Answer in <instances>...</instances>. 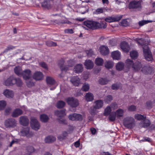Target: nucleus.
I'll return each mask as SVG.
<instances>
[{
	"label": "nucleus",
	"instance_id": "nucleus-15",
	"mask_svg": "<svg viewBox=\"0 0 155 155\" xmlns=\"http://www.w3.org/2000/svg\"><path fill=\"white\" fill-rule=\"evenodd\" d=\"M122 17V15H120V16H117L114 17H108L106 18L105 20L106 21L108 22L118 21L120 20Z\"/></svg>",
	"mask_w": 155,
	"mask_h": 155
},
{
	"label": "nucleus",
	"instance_id": "nucleus-30",
	"mask_svg": "<svg viewBox=\"0 0 155 155\" xmlns=\"http://www.w3.org/2000/svg\"><path fill=\"white\" fill-rule=\"evenodd\" d=\"M55 114L57 117H62L65 115V110L62 109L60 111L56 110L55 112Z\"/></svg>",
	"mask_w": 155,
	"mask_h": 155
},
{
	"label": "nucleus",
	"instance_id": "nucleus-25",
	"mask_svg": "<svg viewBox=\"0 0 155 155\" xmlns=\"http://www.w3.org/2000/svg\"><path fill=\"white\" fill-rule=\"evenodd\" d=\"M100 52L102 55H106L108 54L109 51L107 47L102 46L100 48Z\"/></svg>",
	"mask_w": 155,
	"mask_h": 155
},
{
	"label": "nucleus",
	"instance_id": "nucleus-47",
	"mask_svg": "<svg viewBox=\"0 0 155 155\" xmlns=\"http://www.w3.org/2000/svg\"><path fill=\"white\" fill-rule=\"evenodd\" d=\"M6 102L4 101H0V110H3L6 105Z\"/></svg>",
	"mask_w": 155,
	"mask_h": 155
},
{
	"label": "nucleus",
	"instance_id": "nucleus-11",
	"mask_svg": "<svg viewBox=\"0 0 155 155\" xmlns=\"http://www.w3.org/2000/svg\"><path fill=\"white\" fill-rule=\"evenodd\" d=\"M68 118L70 120L72 121H81L83 120L82 116L77 113H74L69 115Z\"/></svg>",
	"mask_w": 155,
	"mask_h": 155
},
{
	"label": "nucleus",
	"instance_id": "nucleus-61",
	"mask_svg": "<svg viewBox=\"0 0 155 155\" xmlns=\"http://www.w3.org/2000/svg\"><path fill=\"white\" fill-rule=\"evenodd\" d=\"M12 111V109L10 107L7 108L5 110V113L7 114H9Z\"/></svg>",
	"mask_w": 155,
	"mask_h": 155
},
{
	"label": "nucleus",
	"instance_id": "nucleus-29",
	"mask_svg": "<svg viewBox=\"0 0 155 155\" xmlns=\"http://www.w3.org/2000/svg\"><path fill=\"white\" fill-rule=\"evenodd\" d=\"M85 98L87 101H91L94 100V96L92 93L88 92L86 94Z\"/></svg>",
	"mask_w": 155,
	"mask_h": 155
},
{
	"label": "nucleus",
	"instance_id": "nucleus-34",
	"mask_svg": "<svg viewBox=\"0 0 155 155\" xmlns=\"http://www.w3.org/2000/svg\"><path fill=\"white\" fill-rule=\"evenodd\" d=\"M40 119L41 121L45 123L48 122L49 120V117L46 115L43 114L40 116Z\"/></svg>",
	"mask_w": 155,
	"mask_h": 155
},
{
	"label": "nucleus",
	"instance_id": "nucleus-51",
	"mask_svg": "<svg viewBox=\"0 0 155 155\" xmlns=\"http://www.w3.org/2000/svg\"><path fill=\"white\" fill-rule=\"evenodd\" d=\"M104 8H98L95 10V13L97 14L102 13L104 12Z\"/></svg>",
	"mask_w": 155,
	"mask_h": 155
},
{
	"label": "nucleus",
	"instance_id": "nucleus-55",
	"mask_svg": "<svg viewBox=\"0 0 155 155\" xmlns=\"http://www.w3.org/2000/svg\"><path fill=\"white\" fill-rule=\"evenodd\" d=\"M151 22V21H145V20H143L141 21H139L138 24L140 26H142L145 24H146L149 22Z\"/></svg>",
	"mask_w": 155,
	"mask_h": 155
},
{
	"label": "nucleus",
	"instance_id": "nucleus-21",
	"mask_svg": "<svg viewBox=\"0 0 155 155\" xmlns=\"http://www.w3.org/2000/svg\"><path fill=\"white\" fill-rule=\"evenodd\" d=\"M120 48L124 51L126 52H128L130 49V47L128 43L125 41L121 43Z\"/></svg>",
	"mask_w": 155,
	"mask_h": 155
},
{
	"label": "nucleus",
	"instance_id": "nucleus-8",
	"mask_svg": "<svg viewBox=\"0 0 155 155\" xmlns=\"http://www.w3.org/2000/svg\"><path fill=\"white\" fill-rule=\"evenodd\" d=\"M66 101L68 105L72 107H76L79 104L78 100L74 97H68L66 99Z\"/></svg>",
	"mask_w": 155,
	"mask_h": 155
},
{
	"label": "nucleus",
	"instance_id": "nucleus-16",
	"mask_svg": "<svg viewBox=\"0 0 155 155\" xmlns=\"http://www.w3.org/2000/svg\"><path fill=\"white\" fill-rule=\"evenodd\" d=\"M42 7L48 9H50L52 6V4L50 0H45L41 3Z\"/></svg>",
	"mask_w": 155,
	"mask_h": 155
},
{
	"label": "nucleus",
	"instance_id": "nucleus-52",
	"mask_svg": "<svg viewBox=\"0 0 155 155\" xmlns=\"http://www.w3.org/2000/svg\"><path fill=\"white\" fill-rule=\"evenodd\" d=\"M15 48V47L12 45H9L7 48L4 50L3 52V53H6L8 51L12 50Z\"/></svg>",
	"mask_w": 155,
	"mask_h": 155
},
{
	"label": "nucleus",
	"instance_id": "nucleus-23",
	"mask_svg": "<svg viewBox=\"0 0 155 155\" xmlns=\"http://www.w3.org/2000/svg\"><path fill=\"white\" fill-rule=\"evenodd\" d=\"M83 67V65L80 64L75 65L74 68V71L75 73H79L82 72Z\"/></svg>",
	"mask_w": 155,
	"mask_h": 155
},
{
	"label": "nucleus",
	"instance_id": "nucleus-58",
	"mask_svg": "<svg viewBox=\"0 0 155 155\" xmlns=\"http://www.w3.org/2000/svg\"><path fill=\"white\" fill-rule=\"evenodd\" d=\"M136 109V107L135 106L133 105H132L129 106L128 108V110L130 111H135Z\"/></svg>",
	"mask_w": 155,
	"mask_h": 155
},
{
	"label": "nucleus",
	"instance_id": "nucleus-44",
	"mask_svg": "<svg viewBox=\"0 0 155 155\" xmlns=\"http://www.w3.org/2000/svg\"><path fill=\"white\" fill-rule=\"evenodd\" d=\"M65 105V103L62 101H58L57 104L58 108H61L63 107Z\"/></svg>",
	"mask_w": 155,
	"mask_h": 155
},
{
	"label": "nucleus",
	"instance_id": "nucleus-49",
	"mask_svg": "<svg viewBox=\"0 0 155 155\" xmlns=\"http://www.w3.org/2000/svg\"><path fill=\"white\" fill-rule=\"evenodd\" d=\"M27 150L29 153L30 154L35 151L34 148L31 146H29L27 147Z\"/></svg>",
	"mask_w": 155,
	"mask_h": 155
},
{
	"label": "nucleus",
	"instance_id": "nucleus-26",
	"mask_svg": "<svg viewBox=\"0 0 155 155\" xmlns=\"http://www.w3.org/2000/svg\"><path fill=\"white\" fill-rule=\"evenodd\" d=\"M141 71L145 74H148L150 73L152 71V68L149 66H144L143 67Z\"/></svg>",
	"mask_w": 155,
	"mask_h": 155
},
{
	"label": "nucleus",
	"instance_id": "nucleus-31",
	"mask_svg": "<svg viewBox=\"0 0 155 155\" xmlns=\"http://www.w3.org/2000/svg\"><path fill=\"white\" fill-rule=\"evenodd\" d=\"M15 73L18 76H21L22 71L21 68L19 66L16 67L14 69Z\"/></svg>",
	"mask_w": 155,
	"mask_h": 155
},
{
	"label": "nucleus",
	"instance_id": "nucleus-53",
	"mask_svg": "<svg viewBox=\"0 0 155 155\" xmlns=\"http://www.w3.org/2000/svg\"><path fill=\"white\" fill-rule=\"evenodd\" d=\"M120 87V84L117 83L112 84V89L114 90H117Z\"/></svg>",
	"mask_w": 155,
	"mask_h": 155
},
{
	"label": "nucleus",
	"instance_id": "nucleus-12",
	"mask_svg": "<svg viewBox=\"0 0 155 155\" xmlns=\"http://www.w3.org/2000/svg\"><path fill=\"white\" fill-rule=\"evenodd\" d=\"M21 76L24 80H29L32 77L31 71L29 69H25L23 71Z\"/></svg>",
	"mask_w": 155,
	"mask_h": 155
},
{
	"label": "nucleus",
	"instance_id": "nucleus-9",
	"mask_svg": "<svg viewBox=\"0 0 155 155\" xmlns=\"http://www.w3.org/2000/svg\"><path fill=\"white\" fill-rule=\"evenodd\" d=\"M16 124L17 121L14 118L8 119L5 122V125L6 127H14L16 126Z\"/></svg>",
	"mask_w": 155,
	"mask_h": 155
},
{
	"label": "nucleus",
	"instance_id": "nucleus-60",
	"mask_svg": "<svg viewBox=\"0 0 155 155\" xmlns=\"http://www.w3.org/2000/svg\"><path fill=\"white\" fill-rule=\"evenodd\" d=\"M64 32L66 33L72 34L73 33V30L71 29H66L64 30Z\"/></svg>",
	"mask_w": 155,
	"mask_h": 155
},
{
	"label": "nucleus",
	"instance_id": "nucleus-37",
	"mask_svg": "<svg viewBox=\"0 0 155 155\" xmlns=\"http://www.w3.org/2000/svg\"><path fill=\"white\" fill-rule=\"evenodd\" d=\"M113 65V63L111 61H107L105 62V66L107 68H111Z\"/></svg>",
	"mask_w": 155,
	"mask_h": 155
},
{
	"label": "nucleus",
	"instance_id": "nucleus-43",
	"mask_svg": "<svg viewBox=\"0 0 155 155\" xmlns=\"http://www.w3.org/2000/svg\"><path fill=\"white\" fill-rule=\"evenodd\" d=\"M124 67V64L123 63L120 62L117 64L116 65V68L117 70L121 71L122 70Z\"/></svg>",
	"mask_w": 155,
	"mask_h": 155
},
{
	"label": "nucleus",
	"instance_id": "nucleus-40",
	"mask_svg": "<svg viewBox=\"0 0 155 155\" xmlns=\"http://www.w3.org/2000/svg\"><path fill=\"white\" fill-rule=\"evenodd\" d=\"M90 88V86L88 84L85 83L83 85L81 90L84 91H88Z\"/></svg>",
	"mask_w": 155,
	"mask_h": 155
},
{
	"label": "nucleus",
	"instance_id": "nucleus-6",
	"mask_svg": "<svg viewBox=\"0 0 155 155\" xmlns=\"http://www.w3.org/2000/svg\"><path fill=\"white\" fill-rule=\"evenodd\" d=\"M128 7L130 9H133L136 11H140L142 8L140 2L135 1L130 3Z\"/></svg>",
	"mask_w": 155,
	"mask_h": 155
},
{
	"label": "nucleus",
	"instance_id": "nucleus-27",
	"mask_svg": "<svg viewBox=\"0 0 155 155\" xmlns=\"http://www.w3.org/2000/svg\"><path fill=\"white\" fill-rule=\"evenodd\" d=\"M111 56L114 59L118 60L120 58V53L118 51L113 52L111 53Z\"/></svg>",
	"mask_w": 155,
	"mask_h": 155
},
{
	"label": "nucleus",
	"instance_id": "nucleus-19",
	"mask_svg": "<svg viewBox=\"0 0 155 155\" xmlns=\"http://www.w3.org/2000/svg\"><path fill=\"white\" fill-rule=\"evenodd\" d=\"M103 105V102L101 100H98L94 102V108L96 109H99L102 107Z\"/></svg>",
	"mask_w": 155,
	"mask_h": 155
},
{
	"label": "nucleus",
	"instance_id": "nucleus-22",
	"mask_svg": "<svg viewBox=\"0 0 155 155\" xmlns=\"http://www.w3.org/2000/svg\"><path fill=\"white\" fill-rule=\"evenodd\" d=\"M23 111L22 110L19 108H16L12 112V116L13 117H17L21 115Z\"/></svg>",
	"mask_w": 155,
	"mask_h": 155
},
{
	"label": "nucleus",
	"instance_id": "nucleus-39",
	"mask_svg": "<svg viewBox=\"0 0 155 155\" xmlns=\"http://www.w3.org/2000/svg\"><path fill=\"white\" fill-rule=\"evenodd\" d=\"M130 56L133 59H135L137 58L138 56L137 52L135 51H133L130 52Z\"/></svg>",
	"mask_w": 155,
	"mask_h": 155
},
{
	"label": "nucleus",
	"instance_id": "nucleus-41",
	"mask_svg": "<svg viewBox=\"0 0 155 155\" xmlns=\"http://www.w3.org/2000/svg\"><path fill=\"white\" fill-rule=\"evenodd\" d=\"M113 100V97L111 95H108L104 98V101L107 103H109Z\"/></svg>",
	"mask_w": 155,
	"mask_h": 155
},
{
	"label": "nucleus",
	"instance_id": "nucleus-45",
	"mask_svg": "<svg viewBox=\"0 0 155 155\" xmlns=\"http://www.w3.org/2000/svg\"><path fill=\"white\" fill-rule=\"evenodd\" d=\"M111 110L110 107L108 106L105 109L104 114L105 116H107L110 114Z\"/></svg>",
	"mask_w": 155,
	"mask_h": 155
},
{
	"label": "nucleus",
	"instance_id": "nucleus-1",
	"mask_svg": "<svg viewBox=\"0 0 155 155\" xmlns=\"http://www.w3.org/2000/svg\"><path fill=\"white\" fill-rule=\"evenodd\" d=\"M145 42L146 41L144 42L143 39L141 38L140 41H137V43L142 46L145 58L147 61H150L152 60V58L151 53L147 46L148 43L150 42V41H148L147 43H145Z\"/></svg>",
	"mask_w": 155,
	"mask_h": 155
},
{
	"label": "nucleus",
	"instance_id": "nucleus-36",
	"mask_svg": "<svg viewBox=\"0 0 155 155\" xmlns=\"http://www.w3.org/2000/svg\"><path fill=\"white\" fill-rule=\"evenodd\" d=\"M95 63L97 65L101 66L104 63V60L101 58H97L95 60Z\"/></svg>",
	"mask_w": 155,
	"mask_h": 155
},
{
	"label": "nucleus",
	"instance_id": "nucleus-33",
	"mask_svg": "<svg viewBox=\"0 0 155 155\" xmlns=\"http://www.w3.org/2000/svg\"><path fill=\"white\" fill-rule=\"evenodd\" d=\"M46 81L47 84L51 85L54 84L55 83V81L52 77L50 76H48L46 77Z\"/></svg>",
	"mask_w": 155,
	"mask_h": 155
},
{
	"label": "nucleus",
	"instance_id": "nucleus-4",
	"mask_svg": "<svg viewBox=\"0 0 155 155\" xmlns=\"http://www.w3.org/2000/svg\"><path fill=\"white\" fill-rule=\"evenodd\" d=\"M135 120L131 117L125 118L123 120V124L124 126L128 128H133L135 125Z\"/></svg>",
	"mask_w": 155,
	"mask_h": 155
},
{
	"label": "nucleus",
	"instance_id": "nucleus-28",
	"mask_svg": "<svg viewBox=\"0 0 155 155\" xmlns=\"http://www.w3.org/2000/svg\"><path fill=\"white\" fill-rule=\"evenodd\" d=\"M56 140L55 137L52 136H48L45 138L44 141L46 143H51Z\"/></svg>",
	"mask_w": 155,
	"mask_h": 155
},
{
	"label": "nucleus",
	"instance_id": "nucleus-18",
	"mask_svg": "<svg viewBox=\"0 0 155 155\" xmlns=\"http://www.w3.org/2000/svg\"><path fill=\"white\" fill-rule=\"evenodd\" d=\"M141 121L139 124V127H144L146 128L149 126L150 125V121L146 118Z\"/></svg>",
	"mask_w": 155,
	"mask_h": 155
},
{
	"label": "nucleus",
	"instance_id": "nucleus-35",
	"mask_svg": "<svg viewBox=\"0 0 155 155\" xmlns=\"http://www.w3.org/2000/svg\"><path fill=\"white\" fill-rule=\"evenodd\" d=\"M29 130L28 128H24L20 131V134L23 136H25L29 133Z\"/></svg>",
	"mask_w": 155,
	"mask_h": 155
},
{
	"label": "nucleus",
	"instance_id": "nucleus-13",
	"mask_svg": "<svg viewBox=\"0 0 155 155\" xmlns=\"http://www.w3.org/2000/svg\"><path fill=\"white\" fill-rule=\"evenodd\" d=\"M44 75L40 71H36L32 75L33 78L36 81H41L43 79Z\"/></svg>",
	"mask_w": 155,
	"mask_h": 155
},
{
	"label": "nucleus",
	"instance_id": "nucleus-54",
	"mask_svg": "<svg viewBox=\"0 0 155 155\" xmlns=\"http://www.w3.org/2000/svg\"><path fill=\"white\" fill-rule=\"evenodd\" d=\"M57 120H58V122L61 124H67L68 123L67 120L65 119L58 118Z\"/></svg>",
	"mask_w": 155,
	"mask_h": 155
},
{
	"label": "nucleus",
	"instance_id": "nucleus-5",
	"mask_svg": "<svg viewBox=\"0 0 155 155\" xmlns=\"http://www.w3.org/2000/svg\"><path fill=\"white\" fill-rule=\"evenodd\" d=\"M84 25L89 29L94 30L98 28L100 26V23L97 21L87 20L84 22Z\"/></svg>",
	"mask_w": 155,
	"mask_h": 155
},
{
	"label": "nucleus",
	"instance_id": "nucleus-42",
	"mask_svg": "<svg viewBox=\"0 0 155 155\" xmlns=\"http://www.w3.org/2000/svg\"><path fill=\"white\" fill-rule=\"evenodd\" d=\"M46 44L49 47L56 46L57 45V43L51 41H47L46 42Z\"/></svg>",
	"mask_w": 155,
	"mask_h": 155
},
{
	"label": "nucleus",
	"instance_id": "nucleus-46",
	"mask_svg": "<svg viewBox=\"0 0 155 155\" xmlns=\"http://www.w3.org/2000/svg\"><path fill=\"white\" fill-rule=\"evenodd\" d=\"M109 81L105 78H101L99 80V82L100 84L102 85L107 84Z\"/></svg>",
	"mask_w": 155,
	"mask_h": 155
},
{
	"label": "nucleus",
	"instance_id": "nucleus-7",
	"mask_svg": "<svg viewBox=\"0 0 155 155\" xmlns=\"http://www.w3.org/2000/svg\"><path fill=\"white\" fill-rule=\"evenodd\" d=\"M68 62V66H64V61L63 59H61L58 61V64L60 66V68L61 70L67 71L69 70V67H72L74 64L72 60L69 61Z\"/></svg>",
	"mask_w": 155,
	"mask_h": 155
},
{
	"label": "nucleus",
	"instance_id": "nucleus-56",
	"mask_svg": "<svg viewBox=\"0 0 155 155\" xmlns=\"http://www.w3.org/2000/svg\"><path fill=\"white\" fill-rule=\"evenodd\" d=\"M39 65L43 68L46 70L48 69L47 65L44 62H41L39 63Z\"/></svg>",
	"mask_w": 155,
	"mask_h": 155
},
{
	"label": "nucleus",
	"instance_id": "nucleus-62",
	"mask_svg": "<svg viewBox=\"0 0 155 155\" xmlns=\"http://www.w3.org/2000/svg\"><path fill=\"white\" fill-rule=\"evenodd\" d=\"M68 21H64V20H59L57 22L58 24H65V23H68Z\"/></svg>",
	"mask_w": 155,
	"mask_h": 155
},
{
	"label": "nucleus",
	"instance_id": "nucleus-24",
	"mask_svg": "<svg viewBox=\"0 0 155 155\" xmlns=\"http://www.w3.org/2000/svg\"><path fill=\"white\" fill-rule=\"evenodd\" d=\"M84 65L86 68L90 69L93 68L94 66V63L91 60H87L85 61Z\"/></svg>",
	"mask_w": 155,
	"mask_h": 155
},
{
	"label": "nucleus",
	"instance_id": "nucleus-17",
	"mask_svg": "<svg viewBox=\"0 0 155 155\" xmlns=\"http://www.w3.org/2000/svg\"><path fill=\"white\" fill-rule=\"evenodd\" d=\"M4 95L7 97L8 98H12L14 95L13 91L9 89L5 90L3 92Z\"/></svg>",
	"mask_w": 155,
	"mask_h": 155
},
{
	"label": "nucleus",
	"instance_id": "nucleus-64",
	"mask_svg": "<svg viewBox=\"0 0 155 155\" xmlns=\"http://www.w3.org/2000/svg\"><path fill=\"white\" fill-rule=\"evenodd\" d=\"M91 130L92 134L94 135L95 134L96 132V129L94 128H91Z\"/></svg>",
	"mask_w": 155,
	"mask_h": 155
},
{
	"label": "nucleus",
	"instance_id": "nucleus-63",
	"mask_svg": "<svg viewBox=\"0 0 155 155\" xmlns=\"http://www.w3.org/2000/svg\"><path fill=\"white\" fill-rule=\"evenodd\" d=\"M18 141L17 139H15L14 140H13L10 143V144L9 145L10 147H11L12 146L13 144L15 143H17Z\"/></svg>",
	"mask_w": 155,
	"mask_h": 155
},
{
	"label": "nucleus",
	"instance_id": "nucleus-14",
	"mask_svg": "<svg viewBox=\"0 0 155 155\" xmlns=\"http://www.w3.org/2000/svg\"><path fill=\"white\" fill-rule=\"evenodd\" d=\"M20 123L24 126H27L29 123V120L26 116H22L19 118Z\"/></svg>",
	"mask_w": 155,
	"mask_h": 155
},
{
	"label": "nucleus",
	"instance_id": "nucleus-32",
	"mask_svg": "<svg viewBox=\"0 0 155 155\" xmlns=\"http://www.w3.org/2000/svg\"><path fill=\"white\" fill-rule=\"evenodd\" d=\"M117 117L119 118L122 117L124 113V110L121 109H119L114 112Z\"/></svg>",
	"mask_w": 155,
	"mask_h": 155
},
{
	"label": "nucleus",
	"instance_id": "nucleus-50",
	"mask_svg": "<svg viewBox=\"0 0 155 155\" xmlns=\"http://www.w3.org/2000/svg\"><path fill=\"white\" fill-rule=\"evenodd\" d=\"M26 83L28 87H31L34 85V83L31 81L29 80H25Z\"/></svg>",
	"mask_w": 155,
	"mask_h": 155
},
{
	"label": "nucleus",
	"instance_id": "nucleus-20",
	"mask_svg": "<svg viewBox=\"0 0 155 155\" xmlns=\"http://www.w3.org/2000/svg\"><path fill=\"white\" fill-rule=\"evenodd\" d=\"M71 81L75 86H78L80 84V79L77 76H74L71 78Z\"/></svg>",
	"mask_w": 155,
	"mask_h": 155
},
{
	"label": "nucleus",
	"instance_id": "nucleus-57",
	"mask_svg": "<svg viewBox=\"0 0 155 155\" xmlns=\"http://www.w3.org/2000/svg\"><path fill=\"white\" fill-rule=\"evenodd\" d=\"M100 25L99 27H98V28H105L107 27V24L105 21H103L101 24L100 23Z\"/></svg>",
	"mask_w": 155,
	"mask_h": 155
},
{
	"label": "nucleus",
	"instance_id": "nucleus-38",
	"mask_svg": "<svg viewBox=\"0 0 155 155\" xmlns=\"http://www.w3.org/2000/svg\"><path fill=\"white\" fill-rule=\"evenodd\" d=\"M134 117L135 119L137 120H142L146 118L145 116L139 114H135L134 115Z\"/></svg>",
	"mask_w": 155,
	"mask_h": 155
},
{
	"label": "nucleus",
	"instance_id": "nucleus-3",
	"mask_svg": "<svg viewBox=\"0 0 155 155\" xmlns=\"http://www.w3.org/2000/svg\"><path fill=\"white\" fill-rule=\"evenodd\" d=\"M125 66L129 69H132L133 71H137L139 70L142 67L140 62L137 61L134 63L133 61L128 59L126 61Z\"/></svg>",
	"mask_w": 155,
	"mask_h": 155
},
{
	"label": "nucleus",
	"instance_id": "nucleus-48",
	"mask_svg": "<svg viewBox=\"0 0 155 155\" xmlns=\"http://www.w3.org/2000/svg\"><path fill=\"white\" fill-rule=\"evenodd\" d=\"M116 115L114 112H112L109 116V119L111 121H114L115 120Z\"/></svg>",
	"mask_w": 155,
	"mask_h": 155
},
{
	"label": "nucleus",
	"instance_id": "nucleus-2",
	"mask_svg": "<svg viewBox=\"0 0 155 155\" xmlns=\"http://www.w3.org/2000/svg\"><path fill=\"white\" fill-rule=\"evenodd\" d=\"M4 84L6 86H12L15 84L18 87L22 86L23 83L21 80L19 78H15L13 76H10L4 81Z\"/></svg>",
	"mask_w": 155,
	"mask_h": 155
},
{
	"label": "nucleus",
	"instance_id": "nucleus-10",
	"mask_svg": "<svg viewBox=\"0 0 155 155\" xmlns=\"http://www.w3.org/2000/svg\"><path fill=\"white\" fill-rule=\"evenodd\" d=\"M31 128L35 130H37L40 128V125L38 120L35 117H32L31 120Z\"/></svg>",
	"mask_w": 155,
	"mask_h": 155
},
{
	"label": "nucleus",
	"instance_id": "nucleus-59",
	"mask_svg": "<svg viewBox=\"0 0 155 155\" xmlns=\"http://www.w3.org/2000/svg\"><path fill=\"white\" fill-rule=\"evenodd\" d=\"M121 23V25L124 26H126L128 25V22L126 19L123 20Z\"/></svg>",
	"mask_w": 155,
	"mask_h": 155
}]
</instances>
